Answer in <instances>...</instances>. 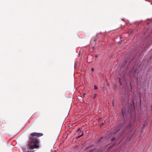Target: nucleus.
Returning <instances> with one entry per match:
<instances>
[{"label": "nucleus", "instance_id": "1", "mask_svg": "<svg viewBox=\"0 0 152 152\" xmlns=\"http://www.w3.org/2000/svg\"><path fill=\"white\" fill-rule=\"evenodd\" d=\"M30 142L27 146L28 150L33 149L34 148L38 149L39 148V142L37 139L30 138Z\"/></svg>", "mask_w": 152, "mask_h": 152}, {"label": "nucleus", "instance_id": "2", "mask_svg": "<svg viewBox=\"0 0 152 152\" xmlns=\"http://www.w3.org/2000/svg\"><path fill=\"white\" fill-rule=\"evenodd\" d=\"M124 123V121H123L122 123L119 124L118 127L117 128L115 129V131L113 132V134H115L116 133L118 132L120 129L121 128H122V127L123 126V125Z\"/></svg>", "mask_w": 152, "mask_h": 152}, {"label": "nucleus", "instance_id": "3", "mask_svg": "<svg viewBox=\"0 0 152 152\" xmlns=\"http://www.w3.org/2000/svg\"><path fill=\"white\" fill-rule=\"evenodd\" d=\"M135 71L133 69L129 72V75L131 77H134L135 75Z\"/></svg>", "mask_w": 152, "mask_h": 152}, {"label": "nucleus", "instance_id": "4", "mask_svg": "<svg viewBox=\"0 0 152 152\" xmlns=\"http://www.w3.org/2000/svg\"><path fill=\"white\" fill-rule=\"evenodd\" d=\"M40 134L37 133L36 132L32 133L31 134V135L32 137L36 136V137H37L39 136Z\"/></svg>", "mask_w": 152, "mask_h": 152}, {"label": "nucleus", "instance_id": "5", "mask_svg": "<svg viewBox=\"0 0 152 152\" xmlns=\"http://www.w3.org/2000/svg\"><path fill=\"white\" fill-rule=\"evenodd\" d=\"M131 126H132V124L130 123L129 124L128 126H127L126 127V130H128L130 128V127Z\"/></svg>", "mask_w": 152, "mask_h": 152}, {"label": "nucleus", "instance_id": "6", "mask_svg": "<svg viewBox=\"0 0 152 152\" xmlns=\"http://www.w3.org/2000/svg\"><path fill=\"white\" fill-rule=\"evenodd\" d=\"M81 129H80V128H79L78 129V130L77 131V132L78 133H79L81 132Z\"/></svg>", "mask_w": 152, "mask_h": 152}, {"label": "nucleus", "instance_id": "7", "mask_svg": "<svg viewBox=\"0 0 152 152\" xmlns=\"http://www.w3.org/2000/svg\"><path fill=\"white\" fill-rule=\"evenodd\" d=\"M83 132H82V134H80V135L78 136L77 137V139H78L80 137H82V136H83Z\"/></svg>", "mask_w": 152, "mask_h": 152}, {"label": "nucleus", "instance_id": "8", "mask_svg": "<svg viewBox=\"0 0 152 152\" xmlns=\"http://www.w3.org/2000/svg\"><path fill=\"white\" fill-rule=\"evenodd\" d=\"M98 88H97V86H94V88L95 89H97Z\"/></svg>", "mask_w": 152, "mask_h": 152}, {"label": "nucleus", "instance_id": "9", "mask_svg": "<svg viewBox=\"0 0 152 152\" xmlns=\"http://www.w3.org/2000/svg\"><path fill=\"white\" fill-rule=\"evenodd\" d=\"M115 138H113L112 140H111L112 141H114L115 140Z\"/></svg>", "mask_w": 152, "mask_h": 152}, {"label": "nucleus", "instance_id": "10", "mask_svg": "<svg viewBox=\"0 0 152 152\" xmlns=\"http://www.w3.org/2000/svg\"><path fill=\"white\" fill-rule=\"evenodd\" d=\"M94 97H93L94 98H95V97L96 96V94H94Z\"/></svg>", "mask_w": 152, "mask_h": 152}, {"label": "nucleus", "instance_id": "11", "mask_svg": "<svg viewBox=\"0 0 152 152\" xmlns=\"http://www.w3.org/2000/svg\"><path fill=\"white\" fill-rule=\"evenodd\" d=\"M112 103H113V106H114V102H113V101Z\"/></svg>", "mask_w": 152, "mask_h": 152}, {"label": "nucleus", "instance_id": "12", "mask_svg": "<svg viewBox=\"0 0 152 152\" xmlns=\"http://www.w3.org/2000/svg\"><path fill=\"white\" fill-rule=\"evenodd\" d=\"M132 104H133V106H134V101H133V100H132Z\"/></svg>", "mask_w": 152, "mask_h": 152}, {"label": "nucleus", "instance_id": "13", "mask_svg": "<svg viewBox=\"0 0 152 152\" xmlns=\"http://www.w3.org/2000/svg\"><path fill=\"white\" fill-rule=\"evenodd\" d=\"M104 124V123H102L100 125V126H102Z\"/></svg>", "mask_w": 152, "mask_h": 152}, {"label": "nucleus", "instance_id": "14", "mask_svg": "<svg viewBox=\"0 0 152 152\" xmlns=\"http://www.w3.org/2000/svg\"><path fill=\"white\" fill-rule=\"evenodd\" d=\"M95 57H96V58H97L98 57V56L97 55H95Z\"/></svg>", "mask_w": 152, "mask_h": 152}, {"label": "nucleus", "instance_id": "15", "mask_svg": "<svg viewBox=\"0 0 152 152\" xmlns=\"http://www.w3.org/2000/svg\"><path fill=\"white\" fill-rule=\"evenodd\" d=\"M91 71H94V69H93V68H92Z\"/></svg>", "mask_w": 152, "mask_h": 152}, {"label": "nucleus", "instance_id": "16", "mask_svg": "<svg viewBox=\"0 0 152 152\" xmlns=\"http://www.w3.org/2000/svg\"><path fill=\"white\" fill-rule=\"evenodd\" d=\"M86 93H84L83 94V96H84L85 95H86Z\"/></svg>", "mask_w": 152, "mask_h": 152}, {"label": "nucleus", "instance_id": "17", "mask_svg": "<svg viewBox=\"0 0 152 152\" xmlns=\"http://www.w3.org/2000/svg\"><path fill=\"white\" fill-rule=\"evenodd\" d=\"M91 146H89L86 149H87V148H89Z\"/></svg>", "mask_w": 152, "mask_h": 152}, {"label": "nucleus", "instance_id": "18", "mask_svg": "<svg viewBox=\"0 0 152 152\" xmlns=\"http://www.w3.org/2000/svg\"><path fill=\"white\" fill-rule=\"evenodd\" d=\"M94 149H93V150H91L90 151V152H91V151H93Z\"/></svg>", "mask_w": 152, "mask_h": 152}, {"label": "nucleus", "instance_id": "19", "mask_svg": "<svg viewBox=\"0 0 152 152\" xmlns=\"http://www.w3.org/2000/svg\"><path fill=\"white\" fill-rule=\"evenodd\" d=\"M27 152H32L31 151H28V150L27 151Z\"/></svg>", "mask_w": 152, "mask_h": 152}, {"label": "nucleus", "instance_id": "20", "mask_svg": "<svg viewBox=\"0 0 152 152\" xmlns=\"http://www.w3.org/2000/svg\"><path fill=\"white\" fill-rule=\"evenodd\" d=\"M130 86H131V89H132V86H131V83H130Z\"/></svg>", "mask_w": 152, "mask_h": 152}, {"label": "nucleus", "instance_id": "21", "mask_svg": "<svg viewBox=\"0 0 152 152\" xmlns=\"http://www.w3.org/2000/svg\"><path fill=\"white\" fill-rule=\"evenodd\" d=\"M122 20H124L123 19H122Z\"/></svg>", "mask_w": 152, "mask_h": 152}]
</instances>
